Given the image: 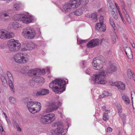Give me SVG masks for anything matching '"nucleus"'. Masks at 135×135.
<instances>
[{"label":"nucleus","mask_w":135,"mask_h":135,"mask_svg":"<svg viewBox=\"0 0 135 135\" xmlns=\"http://www.w3.org/2000/svg\"><path fill=\"white\" fill-rule=\"evenodd\" d=\"M126 20H127V22L129 23L130 24L131 23V20L130 17H129Z\"/></svg>","instance_id":"61"},{"label":"nucleus","mask_w":135,"mask_h":135,"mask_svg":"<svg viewBox=\"0 0 135 135\" xmlns=\"http://www.w3.org/2000/svg\"><path fill=\"white\" fill-rule=\"evenodd\" d=\"M10 27L15 29H16L17 28L21 27V25L19 24L17 22L14 21L12 23H11L10 24Z\"/></svg>","instance_id":"19"},{"label":"nucleus","mask_w":135,"mask_h":135,"mask_svg":"<svg viewBox=\"0 0 135 135\" xmlns=\"http://www.w3.org/2000/svg\"><path fill=\"white\" fill-rule=\"evenodd\" d=\"M110 25L112 27L114 31H115L116 29V27H115V26L113 21V20L112 18H110Z\"/></svg>","instance_id":"32"},{"label":"nucleus","mask_w":135,"mask_h":135,"mask_svg":"<svg viewBox=\"0 0 135 135\" xmlns=\"http://www.w3.org/2000/svg\"><path fill=\"white\" fill-rule=\"evenodd\" d=\"M41 95H42L41 90H40V91L37 92L36 94V96H38Z\"/></svg>","instance_id":"58"},{"label":"nucleus","mask_w":135,"mask_h":135,"mask_svg":"<svg viewBox=\"0 0 135 135\" xmlns=\"http://www.w3.org/2000/svg\"><path fill=\"white\" fill-rule=\"evenodd\" d=\"M117 37L116 35H113L112 37V40L113 43H114L116 42V38Z\"/></svg>","instance_id":"47"},{"label":"nucleus","mask_w":135,"mask_h":135,"mask_svg":"<svg viewBox=\"0 0 135 135\" xmlns=\"http://www.w3.org/2000/svg\"><path fill=\"white\" fill-rule=\"evenodd\" d=\"M93 69L96 70H99L103 68L102 62L98 57L94 59L92 62Z\"/></svg>","instance_id":"10"},{"label":"nucleus","mask_w":135,"mask_h":135,"mask_svg":"<svg viewBox=\"0 0 135 135\" xmlns=\"http://www.w3.org/2000/svg\"><path fill=\"white\" fill-rule=\"evenodd\" d=\"M79 4V2L76 0H70L63 5V7L64 11L68 12L70 11L72 9L77 8Z\"/></svg>","instance_id":"4"},{"label":"nucleus","mask_w":135,"mask_h":135,"mask_svg":"<svg viewBox=\"0 0 135 135\" xmlns=\"http://www.w3.org/2000/svg\"><path fill=\"white\" fill-rule=\"evenodd\" d=\"M107 116L108 114H107V113H105L103 116V119L104 121H107L108 119V118L107 117Z\"/></svg>","instance_id":"44"},{"label":"nucleus","mask_w":135,"mask_h":135,"mask_svg":"<svg viewBox=\"0 0 135 135\" xmlns=\"http://www.w3.org/2000/svg\"><path fill=\"white\" fill-rule=\"evenodd\" d=\"M6 32L2 30H0V38L2 39H6Z\"/></svg>","instance_id":"27"},{"label":"nucleus","mask_w":135,"mask_h":135,"mask_svg":"<svg viewBox=\"0 0 135 135\" xmlns=\"http://www.w3.org/2000/svg\"><path fill=\"white\" fill-rule=\"evenodd\" d=\"M122 9L124 15L127 14V13L126 10L124 8H122Z\"/></svg>","instance_id":"60"},{"label":"nucleus","mask_w":135,"mask_h":135,"mask_svg":"<svg viewBox=\"0 0 135 135\" xmlns=\"http://www.w3.org/2000/svg\"><path fill=\"white\" fill-rule=\"evenodd\" d=\"M30 42V45L31 50L37 47V46L36 44L31 42Z\"/></svg>","instance_id":"40"},{"label":"nucleus","mask_w":135,"mask_h":135,"mask_svg":"<svg viewBox=\"0 0 135 135\" xmlns=\"http://www.w3.org/2000/svg\"><path fill=\"white\" fill-rule=\"evenodd\" d=\"M77 2H79V5L78 6V7H79L81 4L83 2L85 4H87L89 2V0H76Z\"/></svg>","instance_id":"31"},{"label":"nucleus","mask_w":135,"mask_h":135,"mask_svg":"<svg viewBox=\"0 0 135 135\" xmlns=\"http://www.w3.org/2000/svg\"><path fill=\"white\" fill-rule=\"evenodd\" d=\"M61 81V79H56L54 81H52L51 83L50 84L49 87L52 89V88L54 87L55 85H59V84Z\"/></svg>","instance_id":"17"},{"label":"nucleus","mask_w":135,"mask_h":135,"mask_svg":"<svg viewBox=\"0 0 135 135\" xmlns=\"http://www.w3.org/2000/svg\"><path fill=\"white\" fill-rule=\"evenodd\" d=\"M99 40L97 39H94L91 40L87 45L88 47L93 48L99 45Z\"/></svg>","instance_id":"12"},{"label":"nucleus","mask_w":135,"mask_h":135,"mask_svg":"<svg viewBox=\"0 0 135 135\" xmlns=\"http://www.w3.org/2000/svg\"><path fill=\"white\" fill-rule=\"evenodd\" d=\"M14 61L18 64H25L29 60L28 55L26 54L18 53L15 55L13 56Z\"/></svg>","instance_id":"2"},{"label":"nucleus","mask_w":135,"mask_h":135,"mask_svg":"<svg viewBox=\"0 0 135 135\" xmlns=\"http://www.w3.org/2000/svg\"><path fill=\"white\" fill-rule=\"evenodd\" d=\"M61 104V103L60 102H57L56 103L53 102H50L44 112L46 113H48L55 111L58 109Z\"/></svg>","instance_id":"8"},{"label":"nucleus","mask_w":135,"mask_h":135,"mask_svg":"<svg viewBox=\"0 0 135 135\" xmlns=\"http://www.w3.org/2000/svg\"><path fill=\"white\" fill-rule=\"evenodd\" d=\"M36 107H33L32 108H28L29 111L31 113H35L39 112L41 108V104L40 102H37Z\"/></svg>","instance_id":"11"},{"label":"nucleus","mask_w":135,"mask_h":135,"mask_svg":"<svg viewBox=\"0 0 135 135\" xmlns=\"http://www.w3.org/2000/svg\"><path fill=\"white\" fill-rule=\"evenodd\" d=\"M38 80V83H41L44 82V79L43 77L39 76Z\"/></svg>","instance_id":"50"},{"label":"nucleus","mask_w":135,"mask_h":135,"mask_svg":"<svg viewBox=\"0 0 135 135\" xmlns=\"http://www.w3.org/2000/svg\"><path fill=\"white\" fill-rule=\"evenodd\" d=\"M79 42V44H81L85 42V40H80V39H78L77 40Z\"/></svg>","instance_id":"55"},{"label":"nucleus","mask_w":135,"mask_h":135,"mask_svg":"<svg viewBox=\"0 0 135 135\" xmlns=\"http://www.w3.org/2000/svg\"><path fill=\"white\" fill-rule=\"evenodd\" d=\"M38 73L39 72H40L43 74H45V70L44 69H43L42 70H41L40 69L38 68Z\"/></svg>","instance_id":"51"},{"label":"nucleus","mask_w":135,"mask_h":135,"mask_svg":"<svg viewBox=\"0 0 135 135\" xmlns=\"http://www.w3.org/2000/svg\"><path fill=\"white\" fill-rule=\"evenodd\" d=\"M22 34L25 38L31 39L34 37L36 33L32 28L28 27L23 29Z\"/></svg>","instance_id":"7"},{"label":"nucleus","mask_w":135,"mask_h":135,"mask_svg":"<svg viewBox=\"0 0 135 135\" xmlns=\"http://www.w3.org/2000/svg\"><path fill=\"white\" fill-rule=\"evenodd\" d=\"M2 81L3 83H5L7 82V80L5 77L3 76H1V77Z\"/></svg>","instance_id":"46"},{"label":"nucleus","mask_w":135,"mask_h":135,"mask_svg":"<svg viewBox=\"0 0 135 135\" xmlns=\"http://www.w3.org/2000/svg\"><path fill=\"white\" fill-rule=\"evenodd\" d=\"M12 13L11 10H6L3 11L0 13V19L3 21H5L9 19Z\"/></svg>","instance_id":"9"},{"label":"nucleus","mask_w":135,"mask_h":135,"mask_svg":"<svg viewBox=\"0 0 135 135\" xmlns=\"http://www.w3.org/2000/svg\"><path fill=\"white\" fill-rule=\"evenodd\" d=\"M7 74L9 80H12L13 79V77L11 73L9 71H7Z\"/></svg>","instance_id":"43"},{"label":"nucleus","mask_w":135,"mask_h":135,"mask_svg":"<svg viewBox=\"0 0 135 135\" xmlns=\"http://www.w3.org/2000/svg\"><path fill=\"white\" fill-rule=\"evenodd\" d=\"M107 5L110 8H112V7L113 5V3H112L111 0H107Z\"/></svg>","instance_id":"39"},{"label":"nucleus","mask_w":135,"mask_h":135,"mask_svg":"<svg viewBox=\"0 0 135 135\" xmlns=\"http://www.w3.org/2000/svg\"><path fill=\"white\" fill-rule=\"evenodd\" d=\"M39 76H36L32 78L33 80H34L36 83H38V79Z\"/></svg>","instance_id":"45"},{"label":"nucleus","mask_w":135,"mask_h":135,"mask_svg":"<svg viewBox=\"0 0 135 135\" xmlns=\"http://www.w3.org/2000/svg\"><path fill=\"white\" fill-rule=\"evenodd\" d=\"M36 83L34 80H33V79L32 78V80H30L29 82V84L31 86L33 87L35 85Z\"/></svg>","instance_id":"37"},{"label":"nucleus","mask_w":135,"mask_h":135,"mask_svg":"<svg viewBox=\"0 0 135 135\" xmlns=\"http://www.w3.org/2000/svg\"><path fill=\"white\" fill-rule=\"evenodd\" d=\"M23 15L17 14L14 15L13 17V19L14 20H18L21 21Z\"/></svg>","instance_id":"25"},{"label":"nucleus","mask_w":135,"mask_h":135,"mask_svg":"<svg viewBox=\"0 0 135 135\" xmlns=\"http://www.w3.org/2000/svg\"><path fill=\"white\" fill-rule=\"evenodd\" d=\"M38 68H35L30 70L28 73V75L30 76H32L36 75L38 73Z\"/></svg>","instance_id":"22"},{"label":"nucleus","mask_w":135,"mask_h":135,"mask_svg":"<svg viewBox=\"0 0 135 135\" xmlns=\"http://www.w3.org/2000/svg\"><path fill=\"white\" fill-rule=\"evenodd\" d=\"M120 1L122 4V8H124L125 4L124 1L123 0H120Z\"/></svg>","instance_id":"54"},{"label":"nucleus","mask_w":135,"mask_h":135,"mask_svg":"<svg viewBox=\"0 0 135 135\" xmlns=\"http://www.w3.org/2000/svg\"><path fill=\"white\" fill-rule=\"evenodd\" d=\"M104 17L103 16H100L99 18V20L100 21V23H103Z\"/></svg>","instance_id":"48"},{"label":"nucleus","mask_w":135,"mask_h":135,"mask_svg":"<svg viewBox=\"0 0 135 135\" xmlns=\"http://www.w3.org/2000/svg\"><path fill=\"white\" fill-rule=\"evenodd\" d=\"M41 91L42 95L47 94L49 92V90L46 89H43Z\"/></svg>","instance_id":"35"},{"label":"nucleus","mask_w":135,"mask_h":135,"mask_svg":"<svg viewBox=\"0 0 135 135\" xmlns=\"http://www.w3.org/2000/svg\"><path fill=\"white\" fill-rule=\"evenodd\" d=\"M116 70V67L114 65H112L108 68L107 72L108 73H112L115 71Z\"/></svg>","instance_id":"24"},{"label":"nucleus","mask_w":135,"mask_h":135,"mask_svg":"<svg viewBox=\"0 0 135 135\" xmlns=\"http://www.w3.org/2000/svg\"><path fill=\"white\" fill-rule=\"evenodd\" d=\"M128 75V76H131L132 77L134 75V73L130 69H128L127 71Z\"/></svg>","instance_id":"38"},{"label":"nucleus","mask_w":135,"mask_h":135,"mask_svg":"<svg viewBox=\"0 0 135 135\" xmlns=\"http://www.w3.org/2000/svg\"><path fill=\"white\" fill-rule=\"evenodd\" d=\"M55 114L52 113L43 115L40 118V122L42 123L45 124L51 123L55 120Z\"/></svg>","instance_id":"6"},{"label":"nucleus","mask_w":135,"mask_h":135,"mask_svg":"<svg viewBox=\"0 0 135 135\" xmlns=\"http://www.w3.org/2000/svg\"><path fill=\"white\" fill-rule=\"evenodd\" d=\"M30 50H31L30 42H29L24 43L21 49V51H24Z\"/></svg>","instance_id":"21"},{"label":"nucleus","mask_w":135,"mask_h":135,"mask_svg":"<svg viewBox=\"0 0 135 135\" xmlns=\"http://www.w3.org/2000/svg\"><path fill=\"white\" fill-rule=\"evenodd\" d=\"M122 98L125 103L127 105L128 104L130 103V100L126 94H123L122 95Z\"/></svg>","instance_id":"23"},{"label":"nucleus","mask_w":135,"mask_h":135,"mask_svg":"<svg viewBox=\"0 0 135 135\" xmlns=\"http://www.w3.org/2000/svg\"><path fill=\"white\" fill-rule=\"evenodd\" d=\"M9 100L11 104L15 105L16 103V100L13 97L10 96L9 98Z\"/></svg>","instance_id":"29"},{"label":"nucleus","mask_w":135,"mask_h":135,"mask_svg":"<svg viewBox=\"0 0 135 135\" xmlns=\"http://www.w3.org/2000/svg\"><path fill=\"white\" fill-rule=\"evenodd\" d=\"M111 14L112 15V16L115 20H117L118 19V15L115 13V12L113 11V10L112 11Z\"/></svg>","instance_id":"41"},{"label":"nucleus","mask_w":135,"mask_h":135,"mask_svg":"<svg viewBox=\"0 0 135 135\" xmlns=\"http://www.w3.org/2000/svg\"><path fill=\"white\" fill-rule=\"evenodd\" d=\"M14 35V33L12 32H10L8 33H6V39L11 38L13 37Z\"/></svg>","instance_id":"33"},{"label":"nucleus","mask_w":135,"mask_h":135,"mask_svg":"<svg viewBox=\"0 0 135 135\" xmlns=\"http://www.w3.org/2000/svg\"><path fill=\"white\" fill-rule=\"evenodd\" d=\"M103 94L104 96L107 97L109 95V94L107 91H104L103 93Z\"/></svg>","instance_id":"57"},{"label":"nucleus","mask_w":135,"mask_h":135,"mask_svg":"<svg viewBox=\"0 0 135 135\" xmlns=\"http://www.w3.org/2000/svg\"><path fill=\"white\" fill-rule=\"evenodd\" d=\"M8 45L9 50L12 52H17L21 48V44L18 41L14 39L10 40L8 42Z\"/></svg>","instance_id":"3"},{"label":"nucleus","mask_w":135,"mask_h":135,"mask_svg":"<svg viewBox=\"0 0 135 135\" xmlns=\"http://www.w3.org/2000/svg\"><path fill=\"white\" fill-rule=\"evenodd\" d=\"M117 109L118 113L119 114L121 113L122 112V108L121 105H118L116 107Z\"/></svg>","instance_id":"34"},{"label":"nucleus","mask_w":135,"mask_h":135,"mask_svg":"<svg viewBox=\"0 0 135 135\" xmlns=\"http://www.w3.org/2000/svg\"><path fill=\"white\" fill-rule=\"evenodd\" d=\"M21 6V3L17 2L15 3L13 6V8L14 10H18Z\"/></svg>","instance_id":"28"},{"label":"nucleus","mask_w":135,"mask_h":135,"mask_svg":"<svg viewBox=\"0 0 135 135\" xmlns=\"http://www.w3.org/2000/svg\"><path fill=\"white\" fill-rule=\"evenodd\" d=\"M116 86L117 87L118 90L119 91L123 90L125 89V85L121 81H117Z\"/></svg>","instance_id":"16"},{"label":"nucleus","mask_w":135,"mask_h":135,"mask_svg":"<svg viewBox=\"0 0 135 135\" xmlns=\"http://www.w3.org/2000/svg\"><path fill=\"white\" fill-rule=\"evenodd\" d=\"M21 21L26 24L31 22L33 20V17L31 16L23 15Z\"/></svg>","instance_id":"13"},{"label":"nucleus","mask_w":135,"mask_h":135,"mask_svg":"<svg viewBox=\"0 0 135 135\" xmlns=\"http://www.w3.org/2000/svg\"><path fill=\"white\" fill-rule=\"evenodd\" d=\"M10 82H9V85L10 88L12 89V90L13 91V92H15V89L14 88V86L13 85L12 82V80H9Z\"/></svg>","instance_id":"36"},{"label":"nucleus","mask_w":135,"mask_h":135,"mask_svg":"<svg viewBox=\"0 0 135 135\" xmlns=\"http://www.w3.org/2000/svg\"><path fill=\"white\" fill-rule=\"evenodd\" d=\"M127 55L129 59L131 58L132 57V53L131 49L129 47H126L125 50Z\"/></svg>","instance_id":"20"},{"label":"nucleus","mask_w":135,"mask_h":135,"mask_svg":"<svg viewBox=\"0 0 135 135\" xmlns=\"http://www.w3.org/2000/svg\"><path fill=\"white\" fill-rule=\"evenodd\" d=\"M6 120L7 121V123L9 124L10 123H11L10 120L8 118H6Z\"/></svg>","instance_id":"64"},{"label":"nucleus","mask_w":135,"mask_h":135,"mask_svg":"<svg viewBox=\"0 0 135 135\" xmlns=\"http://www.w3.org/2000/svg\"><path fill=\"white\" fill-rule=\"evenodd\" d=\"M64 129L62 127H57L54 131L55 134L56 135H64Z\"/></svg>","instance_id":"15"},{"label":"nucleus","mask_w":135,"mask_h":135,"mask_svg":"<svg viewBox=\"0 0 135 135\" xmlns=\"http://www.w3.org/2000/svg\"><path fill=\"white\" fill-rule=\"evenodd\" d=\"M66 81L64 79H61L62 81H61L59 85H55L52 88V90L55 93H58L60 92H62L65 90V84L68 83L67 79H66Z\"/></svg>","instance_id":"5"},{"label":"nucleus","mask_w":135,"mask_h":135,"mask_svg":"<svg viewBox=\"0 0 135 135\" xmlns=\"http://www.w3.org/2000/svg\"><path fill=\"white\" fill-rule=\"evenodd\" d=\"M106 75L104 71L99 72L98 74L94 75L91 77L92 79V83L94 84L97 83L98 84H105L107 82Z\"/></svg>","instance_id":"1"},{"label":"nucleus","mask_w":135,"mask_h":135,"mask_svg":"<svg viewBox=\"0 0 135 135\" xmlns=\"http://www.w3.org/2000/svg\"><path fill=\"white\" fill-rule=\"evenodd\" d=\"M91 18L94 21L96 22L97 20L96 13H94L91 14Z\"/></svg>","instance_id":"30"},{"label":"nucleus","mask_w":135,"mask_h":135,"mask_svg":"<svg viewBox=\"0 0 135 135\" xmlns=\"http://www.w3.org/2000/svg\"><path fill=\"white\" fill-rule=\"evenodd\" d=\"M81 8L83 9V11H86L88 9V7L86 6H85L83 7H81Z\"/></svg>","instance_id":"52"},{"label":"nucleus","mask_w":135,"mask_h":135,"mask_svg":"<svg viewBox=\"0 0 135 135\" xmlns=\"http://www.w3.org/2000/svg\"><path fill=\"white\" fill-rule=\"evenodd\" d=\"M119 115L122 119H124L125 117V115L124 114L120 113Z\"/></svg>","instance_id":"59"},{"label":"nucleus","mask_w":135,"mask_h":135,"mask_svg":"<svg viewBox=\"0 0 135 135\" xmlns=\"http://www.w3.org/2000/svg\"><path fill=\"white\" fill-rule=\"evenodd\" d=\"M83 13V9L81 7L77 9L74 12V14L77 16H81Z\"/></svg>","instance_id":"26"},{"label":"nucleus","mask_w":135,"mask_h":135,"mask_svg":"<svg viewBox=\"0 0 135 135\" xmlns=\"http://www.w3.org/2000/svg\"><path fill=\"white\" fill-rule=\"evenodd\" d=\"M96 30L99 32H105L106 30V26L103 23H97L95 27Z\"/></svg>","instance_id":"14"},{"label":"nucleus","mask_w":135,"mask_h":135,"mask_svg":"<svg viewBox=\"0 0 135 135\" xmlns=\"http://www.w3.org/2000/svg\"><path fill=\"white\" fill-rule=\"evenodd\" d=\"M27 99V106L28 108H30L33 106H36V105L37 104V102L33 101L31 99L28 98Z\"/></svg>","instance_id":"18"},{"label":"nucleus","mask_w":135,"mask_h":135,"mask_svg":"<svg viewBox=\"0 0 135 135\" xmlns=\"http://www.w3.org/2000/svg\"><path fill=\"white\" fill-rule=\"evenodd\" d=\"M112 129L111 127H109L107 128V132L110 133L112 132Z\"/></svg>","instance_id":"56"},{"label":"nucleus","mask_w":135,"mask_h":135,"mask_svg":"<svg viewBox=\"0 0 135 135\" xmlns=\"http://www.w3.org/2000/svg\"><path fill=\"white\" fill-rule=\"evenodd\" d=\"M91 72V70L89 69H87L86 70V73L89 75H90Z\"/></svg>","instance_id":"53"},{"label":"nucleus","mask_w":135,"mask_h":135,"mask_svg":"<svg viewBox=\"0 0 135 135\" xmlns=\"http://www.w3.org/2000/svg\"><path fill=\"white\" fill-rule=\"evenodd\" d=\"M55 125H57V127H63L62 123L61 121H59L55 123Z\"/></svg>","instance_id":"42"},{"label":"nucleus","mask_w":135,"mask_h":135,"mask_svg":"<svg viewBox=\"0 0 135 135\" xmlns=\"http://www.w3.org/2000/svg\"><path fill=\"white\" fill-rule=\"evenodd\" d=\"M0 131L1 132H3L4 131L3 127L1 125H0Z\"/></svg>","instance_id":"62"},{"label":"nucleus","mask_w":135,"mask_h":135,"mask_svg":"<svg viewBox=\"0 0 135 135\" xmlns=\"http://www.w3.org/2000/svg\"><path fill=\"white\" fill-rule=\"evenodd\" d=\"M133 94L135 95V92L134 91H132L131 92V98L132 99L133 98V97H132V95Z\"/></svg>","instance_id":"63"},{"label":"nucleus","mask_w":135,"mask_h":135,"mask_svg":"<svg viewBox=\"0 0 135 135\" xmlns=\"http://www.w3.org/2000/svg\"><path fill=\"white\" fill-rule=\"evenodd\" d=\"M117 81L116 82H113L112 81H110L109 82V85H111L113 86H116V84H117Z\"/></svg>","instance_id":"49"}]
</instances>
